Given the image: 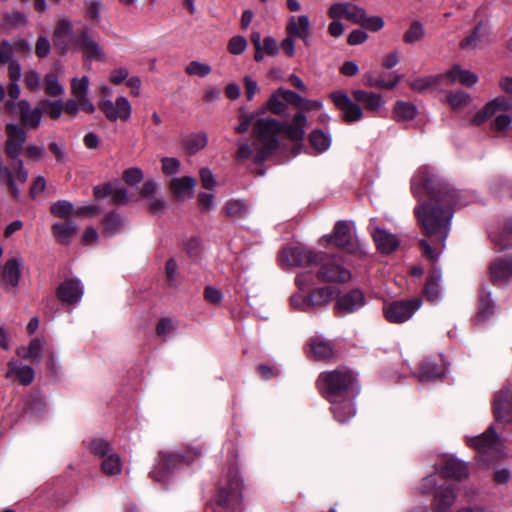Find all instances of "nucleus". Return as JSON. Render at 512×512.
Returning a JSON list of instances; mask_svg holds the SVG:
<instances>
[{"label": "nucleus", "instance_id": "20", "mask_svg": "<svg viewBox=\"0 0 512 512\" xmlns=\"http://www.w3.org/2000/svg\"><path fill=\"white\" fill-rule=\"evenodd\" d=\"M73 25L70 19L67 17L59 18L57 25L53 32V43L62 54H65L69 50V43L73 42Z\"/></svg>", "mask_w": 512, "mask_h": 512}, {"label": "nucleus", "instance_id": "26", "mask_svg": "<svg viewBox=\"0 0 512 512\" xmlns=\"http://www.w3.org/2000/svg\"><path fill=\"white\" fill-rule=\"evenodd\" d=\"M364 303L363 293L358 289H354L337 299L336 308L340 314H348L361 308Z\"/></svg>", "mask_w": 512, "mask_h": 512}, {"label": "nucleus", "instance_id": "42", "mask_svg": "<svg viewBox=\"0 0 512 512\" xmlns=\"http://www.w3.org/2000/svg\"><path fill=\"white\" fill-rule=\"evenodd\" d=\"M286 94L289 97L290 104L294 105L295 107H297L301 110H306V111L320 110L323 106V103L321 101L309 100V99L303 98L295 92L294 93H286Z\"/></svg>", "mask_w": 512, "mask_h": 512}, {"label": "nucleus", "instance_id": "28", "mask_svg": "<svg viewBox=\"0 0 512 512\" xmlns=\"http://www.w3.org/2000/svg\"><path fill=\"white\" fill-rule=\"evenodd\" d=\"M6 378L16 379L22 385H30L35 378L34 369L28 365H24L16 360H11L8 363V370Z\"/></svg>", "mask_w": 512, "mask_h": 512}, {"label": "nucleus", "instance_id": "29", "mask_svg": "<svg viewBox=\"0 0 512 512\" xmlns=\"http://www.w3.org/2000/svg\"><path fill=\"white\" fill-rule=\"evenodd\" d=\"M354 396L355 395H348L329 401L331 411L339 422H345L355 415V407L352 402V397Z\"/></svg>", "mask_w": 512, "mask_h": 512}, {"label": "nucleus", "instance_id": "62", "mask_svg": "<svg viewBox=\"0 0 512 512\" xmlns=\"http://www.w3.org/2000/svg\"><path fill=\"white\" fill-rule=\"evenodd\" d=\"M111 200L115 204H125L128 202V191L121 186L112 185Z\"/></svg>", "mask_w": 512, "mask_h": 512}, {"label": "nucleus", "instance_id": "34", "mask_svg": "<svg viewBox=\"0 0 512 512\" xmlns=\"http://www.w3.org/2000/svg\"><path fill=\"white\" fill-rule=\"evenodd\" d=\"M308 125L307 117L302 112H298L293 116L291 122L286 125L285 131L291 140L302 141Z\"/></svg>", "mask_w": 512, "mask_h": 512}, {"label": "nucleus", "instance_id": "51", "mask_svg": "<svg viewBox=\"0 0 512 512\" xmlns=\"http://www.w3.org/2000/svg\"><path fill=\"white\" fill-rule=\"evenodd\" d=\"M212 71V68L209 64L194 60L191 61L186 67H185V73L189 76H198V77H206L208 76Z\"/></svg>", "mask_w": 512, "mask_h": 512}, {"label": "nucleus", "instance_id": "38", "mask_svg": "<svg viewBox=\"0 0 512 512\" xmlns=\"http://www.w3.org/2000/svg\"><path fill=\"white\" fill-rule=\"evenodd\" d=\"M310 348L318 360H326L334 355L333 346L326 340L313 338L310 342Z\"/></svg>", "mask_w": 512, "mask_h": 512}, {"label": "nucleus", "instance_id": "7", "mask_svg": "<svg viewBox=\"0 0 512 512\" xmlns=\"http://www.w3.org/2000/svg\"><path fill=\"white\" fill-rule=\"evenodd\" d=\"M200 454L201 450L198 448L193 449L192 455L161 452L159 455V461L155 468L150 472V476L157 482H165L174 468L181 463H188L193 457L199 456Z\"/></svg>", "mask_w": 512, "mask_h": 512}, {"label": "nucleus", "instance_id": "19", "mask_svg": "<svg viewBox=\"0 0 512 512\" xmlns=\"http://www.w3.org/2000/svg\"><path fill=\"white\" fill-rule=\"evenodd\" d=\"M328 15L332 19L344 17L355 24H360L365 16V10L351 3L338 2L329 7Z\"/></svg>", "mask_w": 512, "mask_h": 512}, {"label": "nucleus", "instance_id": "15", "mask_svg": "<svg viewBox=\"0 0 512 512\" xmlns=\"http://www.w3.org/2000/svg\"><path fill=\"white\" fill-rule=\"evenodd\" d=\"M6 136L5 153L7 157L12 161L21 160L19 156L26 141V132L18 125L7 124Z\"/></svg>", "mask_w": 512, "mask_h": 512}, {"label": "nucleus", "instance_id": "56", "mask_svg": "<svg viewBox=\"0 0 512 512\" xmlns=\"http://www.w3.org/2000/svg\"><path fill=\"white\" fill-rule=\"evenodd\" d=\"M42 111L45 110L47 114L53 118L57 119L61 116L63 109L62 101H48L45 100L41 103Z\"/></svg>", "mask_w": 512, "mask_h": 512}, {"label": "nucleus", "instance_id": "9", "mask_svg": "<svg viewBox=\"0 0 512 512\" xmlns=\"http://www.w3.org/2000/svg\"><path fill=\"white\" fill-rule=\"evenodd\" d=\"M422 300L412 298L409 300H397L387 303L383 307L386 320L391 323H404L408 321L414 313L420 309Z\"/></svg>", "mask_w": 512, "mask_h": 512}, {"label": "nucleus", "instance_id": "32", "mask_svg": "<svg viewBox=\"0 0 512 512\" xmlns=\"http://www.w3.org/2000/svg\"><path fill=\"white\" fill-rule=\"evenodd\" d=\"M196 180L190 176L176 177L170 182V189L175 197L184 200L193 195Z\"/></svg>", "mask_w": 512, "mask_h": 512}, {"label": "nucleus", "instance_id": "10", "mask_svg": "<svg viewBox=\"0 0 512 512\" xmlns=\"http://www.w3.org/2000/svg\"><path fill=\"white\" fill-rule=\"evenodd\" d=\"M322 240L327 243H334L336 246L346 249L349 253L357 254L360 258L367 255L364 245L357 244L354 247L351 228L346 221H338L335 224L333 235L324 236Z\"/></svg>", "mask_w": 512, "mask_h": 512}, {"label": "nucleus", "instance_id": "52", "mask_svg": "<svg viewBox=\"0 0 512 512\" xmlns=\"http://www.w3.org/2000/svg\"><path fill=\"white\" fill-rule=\"evenodd\" d=\"M89 448L94 455L100 456L102 458L112 453L110 443L103 438H98L91 441Z\"/></svg>", "mask_w": 512, "mask_h": 512}, {"label": "nucleus", "instance_id": "24", "mask_svg": "<svg viewBox=\"0 0 512 512\" xmlns=\"http://www.w3.org/2000/svg\"><path fill=\"white\" fill-rule=\"evenodd\" d=\"M23 261L20 257H14L7 260L0 267V278L5 286L17 287L21 278V268Z\"/></svg>", "mask_w": 512, "mask_h": 512}, {"label": "nucleus", "instance_id": "60", "mask_svg": "<svg viewBox=\"0 0 512 512\" xmlns=\"http://www.w3.org/2000/svg\"><path fill=\"white\" fill-rule=\"evenodd\" d=\"M162 171L166 175H174L180 170V162L174 157H163L161 159Z\"/></svg>", "mask_w": 512, "mask_h": 512}, {"label": "nucleus", "instance_id": "16", "mask_svg": "<svg viewBox=\"0 0 512 512\" xmlns=\"http://www.w3.org/2000/svg\"><path fill=\"white\" fill-rule=\"evenodd\" d=\"M216 502L219 506L229 510H236L242 503V482L233 478L228 488L219 490Z\"/></svg>", "mask_w": 512, "mask_h": 512}, {"label": "nucleus", "instance_id": "58", "mask_svg": "<svg viewBox=\"0 0 512 512\" xmlns=\"http://www.w3.org/2000/svg\"><path fill=\"white\" fill-rule=\"evenodd\" d=\"M359 25L365 29L376 32L384 27V20L380 16L367 17L365 15Z\"/></svg>", "mask_w": 512, "mask_h": 512}, {"label": "nucleus", "instance_id": "23", "mask_svg": "<svg viewBox=\"0 0 512 512\" xmlns=\"http://www.w3.org/2000/svg\"><path fill=\"white\" fill-rule=\"evenodd\" d=\"M493 409L498 421L512 422V391H498L494 397Z\"/></svg>", "mask_w": 512, "mask_h": 512}, {"label": "nucleus", "instance_id": "49", "mask_svg": "<svg viewBox=\"0 0 512 512\" xmlns=\"http://www.w3.org/2000/svg\"><path fill=\"white\" fill-rule=\"evenodd\" d=\"M224 211L229 217H242L248 213V205L238 199H232L226 202Z\"/></svg>", "mask_w": 512, "mask_h": 512}, {"label": "nucleus", "instance_id": "18", "mask_svg": "<svg viewBox=\"0 0 512 512\" xmlns=\"http://www.w3.org/2000/svg\"><path fill=\"white\" fill-rule=\"evenodd\" d=\"M443 84L451 86L459 83L465 87H473L478 82V75L470 70L463 69L460 65H453L449 70L442 73Z\"/></svg>", "mask_w": 512, "mask_h": 512}, {"label": "nucleus", "instance_id": "12", "mask_svg": "<svg viewBox=\"0 0 512 512\" xmlns=\"http://www.w3.org/2000/svg\"><path fill=\"white\" fill-rule=\"evenodd\" d=\"M6 109L10 114L19 116L25 127L37 128L41 123L42 109L32 108L26 100L8 101Z\"/></svg>", "mask_w": 512, "mask_h": 512}, {"label": "nucleus", "instance_id": "48", "mask_svg": "<svg viewBox=\"0 0 512 512\" xmlns=\"http://www.w3.org/2000/svg\"><path fill=\"white\" fill-rule=\"evenodd\" d=\"M447 101L452 109L459 110L469 105L471 97L464 91H450L447 94Z\"/></svg>", "mask_w": 512, "mask_h": 512}, {"label": "nucleus", "instance_id": "3", "mask_svg": "<svg viewBox=\"0 0 512 512\" xmlns=\"http://www.w3.org/2000/svg\"><path fill=\"white\" fill-rule=\"evenodd\" d=\"M283 130L279 121L272 118L258 119L253 127L256 150L255 162H262L278 145V136Z\"/></svg>", "mask_w": 512, "mask_h": 512}, {"label": "nucleus", "instance_id": "46", "mask_svg": "<svg viewBox=\"0 0 512 512\" xmlns=\"http://www.w3.org/2000/svg\"><path fill=\"white\" fill-rule=\"evenodd\" d=\"M123 220L118 214L110 213L103 219L104 234L113 236L121 231L123 227Z\"/></svg>", "mask_w": 512, "mask_h": 512}, {"label": "nucleus", "instance_id": "31", "mask_svg": "<svg viewBox=\"0 0 512 512\" xmlns=\"http://www.w3.org/2000/svg\"><path fill=\"white\" fill-rule=\"evenodd\" d=\"M372 236L378 250L381 253L389 254L395 251L399 246V240L396 235L388 232L385 229L378 227L373 228Z\"/></svg>", "mask_w": 512, "mask_h": 512}, {"label": "nucleus", "instance_id": "17", "mask_svg": "<svg viewBox=\"0 0 512 512\" xmlns=\"http://www.w3.org/2000/svg\"><path fill=\"white\" fill-rule=\"evenodd\" d=\"M491 280L497 285H506L512 281V256L496 258L489 267Z\"/></svg>", "mask_w": 512, "mask_h": 512}, {"label": "nucleus", "instance_id": "55", "mask_svg": "<svg viewBox=\"0 0 512 512\" xmlns=\"http://www.w3.org/2000/svg\"><path fill=\"white\" fill-rule=\"evenodd\" d=\"M291 306L299 311H306L312 307L310 295L305 296L301 293H296L290 297Z\"/></svg>", "mask_w": 512, "mask_h": 512}, {"label": "nucleus", "instance_id": "59", "mask_svg": "<svg viewBox=\"0 0 512 512\" xmlns=\"http://www.w3.org/2000/svg\"><path fill=\"white\" fill-rule=\"evenodd\" d=\"M247 47V41L243 36H235L229 40L228 51L234 55L242 54Z\"/></svg>", "mask_w": 512, "mask_h": 512}, {"label": "nucleus", "instance_id": "41", "mask_svg": "<svg viewBox=\"0 0 512 512\" xmlns=\"http://www.w3.org/2000/svg\"><path fill=\"white\" fill-rule=\"evenodd\" d=\"M444 375V370L438 367L433 361L425 360L421 364V370L419 372V379L421 381H430L438 379Z\"/></svg>", "mask_w": 512, "mask_h": 512}, {"label": "nucleus", "instance_id": "11", "mask_svg": "<svg viewBox=\"0 0 512 512\" xmlns=\"http://www.w3.org/2000/svg\"><path fill=\"white\" fill-rule=\"evenodd\" d=\"M98 107L111 122L128 121L132 113L131 104L124 96H118L114 102L104 97L98 102Z\"/></svg>", "mask_w": 512, "mask_h": 512}, {"label": "nucleus", "instance_id": "43", "mask_svg": "<svg viewBox=\"0 0 512 512\" xmlns=\"http://www.w3.org/2000/svg\"><path fill=\"white\" fill-rule=\"evenodd\" d=\"M101 467L102 471L108 476L120 474L122 470L120 456L112 452L111 454L103 458Z\"/></svg>", "mask_w": 512, "mask_h": 512}, {"label": "nucleus", "instance_id": "63", "mask_svg": "<svg viewBox=\"0 0 512 512\" xmlns=\"http://www.w3.org/2000/svg\"><path fill=\"white\" fill-rule=\"evenodd\" d=\"M147 201L150 210L154 214L162 213L166 209V202L164 198L158 193H156L154 196H151Z\"/></svg>", "mask_w": 512, "mask_h": 512}, {"label": "nucleus", "instance_id": "30", "mask_svg": "<svg viewBox=\"0 0 512 512\" xmlns=\"http://www.w3.org/2000/svg\"><path fill=\"white\" fill-rule=\"evenodd\" d=\"M286 93H294L291 90L279 88L274 91L266 102L265 109L276 115H286L289 97Z\"/></svg>", "mask_w": 512, "mask_h": 512}, {"label": "nucleus", "instance_id": "13", "mask_svg": "<svg viewBox=\"0 0 512 512\" xmlns=\"http://www.w3.org/2000/svg\"><path fill=\"white\" fill-rule=\"evenodd\" d=\"M318 259L319 254L304 246L285 248L279 256L281 264L290 267L314 264Z\"/></svg>", "mask_w": 512, "mask_h": 512}, {"label": "nucleus", "instance_id": "33", "mask_svg": "<svg viewBox=\"0 0 512 512\" xmlns=\"http://www.w3.org/2000/svg\"><path fill=\"white\" fill-rule=\"evenodd\" d=\"M352 96L355 101L363 104L365 108L372 112H378L384 107V100L380 94L367 92L365 90H354Z\"/></svg>", "mask_w": 512, "mask_h": 512}, {"label": "nucleus", "instance_id": "39", "mask_svg": "<svg viewBox=\"0 0 512 512\" xmlns=\"http://www.w3.org/2000/svg\"><path fill=\"white\" fill-rule=\"evenodd\" d=\"M208 143V137L205 133H195L187 136L183 140V146L187 153L196 154L204 149Z\"/></svg>", "mask_w": 512, "mask_h": 512}, {"label": "nucleus", "instance_id": "6", "mask_svg": "<svg viewBox=\"0 0 512 512\" xmlns=\"http://www.w3.org/2000/svg\"><path fill=\"white\" fill-rule=\"evenodd\" d=\"M316 264L320 265L317 276L321 281L345 283L351 279L350 271L343 266L339 256L319 254Z\"/></svg>", "mask_w": 512, "mask_h": 512}, {"label": "nucleus", "instance_id": "50", "mask_svg": "<svg viewBox=\"0 0 512 512\" xmlns=\"http://www.w3.org/2000/svg\"><path fill=\"white\" fill-rule=\"evenodd\" d=\"M45 93L48 96L56 97L65 93L64 87L59 83L55 74L49 73L44 78Z\"/></svg>", "mask_w": 512, "mask_h": 512}, {"label": "nucleus", "instance_id": "37", "mask_svg": "<svg viewBox=\"0 0 512 512\" xmlns=\"http://www.w3.org/2000/svg\"><path fill=\"white\" fill-rule=\"evenodd\" d=\"M52 232L58 241L67 244L76 234L77 225L72 221L55 223L52 225Z\"/></svg>", "mask_w": 512, "mask_h": 512}, {"label": "nucleus", "instance_id": "8", "mask_svg": "<svg viewBox=\"0 0 512 512\" xmlns=\"http://www.w3.org/2000/svg\"><path fill=\"white\" fill-rule=\"evenodd\" d=\"M466 442L482 455L496 457L501 456L504 452V442L496 434L494 426H490L479 436L467 437Z\"/></svg>", "mask_w": 512, "mask_h": 512}, {"label": "nucleus", "instance_id": "61", "mask_svg": "<svg viewBox=\"0 0 512 512\" xmlns=\"http://www.w3.org/2000/svg\"><path fill=\"white\" fill-rule=\"evenodd\" d=\"M123 179L129 185H137L143 180L141 169L132 167L123 172Z\"/></svg>", "mask_w": 512, "mask_h": 512}, {"label": "nucleus", "instance_id": "21", "mask_svg": "<svg viewBox=\"0 0 512 512\" xmlns=\"http://www.w3.org/2000/svg\"><path fill=\"white\" fill-rule=\"evenodd\" d=\"M89 92V78L83 76L81 78H73L71 80V94L74 99H77L81 109L91 114L95 111V106L88 97Z\"/></svg>", "mask_w": 512, "mask_h": 512}, {"label": "nucleus", "instance_id": "4", "mask_svg": "<svg viewBox=\"0 0 512 512\" xmlns=\"http://www.w3.org/2000/svg\"><path fill=\"white\" fill-rule=\"evenodd\" d=\"M286 37L281 41L280 48L286 56L295 55V40L301 39L305 45L310 44L311 24L307 15L290 16L286 25Z\"/></svg>", "mask_w": 512, "mask_h": 512}, {"label": "nucleus", "instance_id": "27", "mask_svg": "<svg viewBox=\"0 0 512 512\" xmlns=\"http://www.w3.org/2000/svg\"><path fill=\"white\" fill-rule=\"evenodd\" d=\"M57 296L67 304H75L83 296V285L77 279L67 280L58 287Z\"/></svg>", "mask_w": 512, "mask_h": 512}, {"label": "nucleus", "instance_id": "64", "mask_svg": "<svg viewBox=\"0 0 512 512\" xmlns=\"http://www.w3.org/2000/svg\"><path fill=\"white\" fill-rule=\"evenodd\" d=\"M200 179L202 186L205 189L211 190L216 187L217 182L212 171L209 168H202L200 170Z\"/></svg>", "mask_w": 512, "mask_h": 512}, {"label": "nucleus", "instance_id": "53", "mask_svg": "<svg viewBox=\"0 0 512 512\" xmlns=\"http://www.w3.org/2000/svg\"><path fill=\"white\" fill-rule=\"evenodd\" d=\"M493 242L500 251L512 247V221L507 225L502 234L493 239Z\"/></svg>", "mask_w": 512, "mask_h": 512}, {"label": "nucleus", "instance_id": "44", "mask_svg": "<svg viewBox=\"0 0 512 512\" xmlns=\"http://www.w3.org/2000/svg\"><path fill=\"white\" fill-rule=\"evenodd\" d=\"M309 141L313 148L318 152L326 151L331 145L330 135L324 133L322 130H314L309 135Z\"/></svg>", "mask_w": 512, "mask_h": 512}, {"label": "nucleus", "instance_id": "14", "mask_svg": "<svg viewBox=\"0 0 512 512\" xmlns=\"http://www.w3.org/2000/svg\"><path fill=\"white\" fill-rule=\"evenodd\" d=\"M330 98L336 107L341 110L344 121L351 123L358 121L363 116L362 108L343 91L337 90L330 94Z\"/></svg>", "mask_w": 512, "mask_h": 512}, {"label": "nucleus", "instance_id": "54", "mask_svg": "<svg viewBox=\"0 0 512 512\" xmlns=\"http://www.w3.org/2000/svg\"><path fill=\"white\" fill-rule=\"evenodd\" d=\"M439 281L440 274L432 275L429 277L427 284L425 286V294L429 301H436L439 298Z\"/></svg>", "mask_w": 512, "mask_h": 512}, {"label": "nucleus", "instance_id": "2", "mask_svg": "<svg viewBox=\"0 0 512 512\" xmlns=\"http://www.w3.org/2000/svg\"><path fill=\"white\" fill-rule=\"evenodd\" d=\"M317 385L328 401L356 395L359 392L356 375L348 368L322 372L318 377Z\"/></svg>", "mask_w": 512, "mask_h": 512}, {"label": "nucleus", "instance_id": "40", "mask_svg": "<svg viewBox=\"0 0 512 512\" xmlns=\"http://www.w3.org/2000/svg\"><path fill=\"white\" fill-rule=\"evenodd\" d=\"M393 112L397 121H410L415 118L417 108L412 103L397 101Z\"/></svg>", "mask_w": 512, "mask_h": 512}, {"label": "nucleus", "instance_id": "35", "mask_svg": "<svg viewBox=\"0 0 512 512\" xmlns=\"http://www.w3.org/2000/svg\"><path fill=\"white\" fill-rule=\"evenodd\" d=\"M445 477L461 481L468 477V467L464 462L455 458H448L442 468Z\"/></svg>", "mask_w": 512, "mask_h": 512}, {"label": "nucleus", "instance_id": "25", "mask_svg": "<svg viewBox=\"0 0 512 512\" xmlns=\"http://www.w3.org/2000/svg\"><path fill=\"white\" fill-rule=\"evenodd\" d=\"M512 107L511 103L505 97H496L488 102L471 119L472 124L481 125L498 111H508Z\"/></svg>", "mask_w": 512, "mask_h": 512}, {"label": "nucleus", "instance_id": "1", "mask_svg": "<svg viewBox=\"0 0 512 512\" xmlns=\"http://www.w3.org/2000/svg\"><path fill=\"white\" fill-rule=\"evenodd\" d=\"M411 191L420 201L414 211L421 229L444 247L450 233L454 207L466 204L462 196L426 166L420 167L412 177Z\"/></svg>", "mask_w": 512, "mask_h": 512}, {"label": "nucleus", "instance_id": "45", "mask_svg": "<svg viewBox=\"0 0 512 512\" xmlns=\"http://www.w3.org/2000/svg\"><path fill=\"white\" fill-rule=\"evenodd\" d=\"M335 293L336 291L332 287H322L312 291L310 294L312 307L329 303Z\"/></svg>", "mask_w": 512, "mask_h": 512}, {"label": "nucleus", "instance_id": "22", "mask_svg": "<svg viewBox=\"0 0 512 512\" xmlns=\"http://www.w3.org/2000/svg\"><path fill=\"white\" fill-rule=\"evenodd\" d=\"M74 46L83 52L84 58L103 61L105 55L100 45L86 32H81L74 39Z\"/></svg>", "mask_w": 512, "mask_h": 512}, {"label": "nucleus", "instance_id": "57", "mask_svg": "<svg viewBox=\"0 0 512 512\" xmlns=\"http://www.w3.org/2000/svg\"><path fill=\"white\" fill-rule=\"evenodd\" d=\"M424 36V29L422 25L418 22H415L411 25L409 30L404 35V41L406 43H415L421 40Z\"/></svg>", "mask_w": 512, "mask_h": 512}, {"label": "nucleus", "instance_id": "5", "mask_svg": "<svg viewBox=\"0 0 512 512\" xmlns=\"http://www.w3.org/2000/svg\"><path fill=\"white\" fill-rule=\"evenodd\" d=\"M423 494H434V512H449L456 500V494L449 487L437 486V475H428L420 487Z\"/></svg>", "mask_w": 512, "mask_h": 512}, {"label": "nucleus", "instance_id": "47", "mask_svg": "<svg viewBox=\"0 0 512 512\" xmlns=\"http://www.w3.org/2000/svg\"><path fill=\"white\" fill-rule=\"evenodd\" d=\"M51 213L59 218L67 219L75 216V208L73 204L67 200H59L51 205Z\"/></svg>", "mask_w": 512, "mask_h": 512}, {"label": "nucleus", "instance_id": "36", "mask_svg": "<svg viewBox=\"0 0 512 512\" xmlns=\"http://www.w3.org/2000/svg\"><path fill=\"white\" fill-rule=\"evenodd\" d=\"M442 85H444L442 74L420 77L409 81V87L420 93L431 91Z\"/></svg>", "mask_w": 512, "mask_h": 512}]
</instances>
